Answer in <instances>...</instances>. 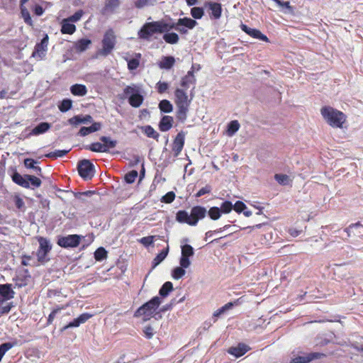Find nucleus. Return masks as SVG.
<instances>
[{
    "mask_svg": "<svg viewBox=\"0 0 363 363\" xmlns=\"http://www.w3.org/2000/svg\"><path fill=\"white\" fill-rule=\"evenodd\" d=\"M100 140L103 142L104 147L106 149V152H108L110 148H113L117 145V141L116 140H112L111 138L107 136H101L100 138Z\"/></svg>",
    "mask_w": 363,
    "mask_h": 363,
    "instance_id": "obj_40",
    "label": "nucleus"
},
{
    "mask_svg": "<svg viewBox=\"0 0 363 363\" xmlns=\"http://www.w3.org/2000/svg\"><path fill=\"white\" fill-rule=\"evenodd\" d=\"M161 303L158 296H154L149 301L143 304L134 313V317L143 315L144 320H150Z\"/></svg>",
    "mask_w": 363,
    "mask_h": 363,
    "instance_id": "obj_6",
    "label": "nucleus"
},
{
    "mask_svg": "<svg viewBox=\"0 0 363 363\" xmlns=\"http://www.w3.org/2000/svg\"><path fill=\"white\" fill-rule=\"evenodd\" d=\"M173 290V284L171 281H166L160 289L159 294L161 297H167Z\"/></svg>",
    "mask_w": 363,
    "mask_h": 363,
    "instance_id": "obj_36",
    "label": "nucleus"
},
{
    "mask_svg": "<svg viewBox=\"0 0 363 363\" xmlns=\"http://www.w3.org/2000/svg\"><path fill=\"white\" fill-rule=\"evenodd\" d=\"M139 66V61L137 59L133 58L128 62V68L130 70L136 69Z\"/></svg>",
    "mask_w": 363,
    "mask_h": 363,
    "instance_id": "obj_62",
    "label": "nucleus"
},
{
    "mask_svg": "<svg viewBox=\"0 0 363 363\" xmlns=\"http://www.w3.org/2000/svg\"><path fill=\"white\" fill-rule=\"evenodd\" d=\"M68 123L74 126L81 124V115L74 116L68 120Z\"/></svg>",
    "mask_w": 363,
    "mask_h": 363,
    "instance_id": "obj_64",
    "label": "nucleus"
},
{
    "mask_svg": "<svg viewBox=\"0 0 363 363\" xmlns=\"http://www.w3.org/2000/svg\"><path fill=\"white\" fill-rule=\"evenodd\" d=\"M38 162L31 158H26L24 160V166L28 169H33L38 176L42 175V169L39 166H35Z\"/></svg>",
    "mask_w": 363,
    "mask_h": 363,
    "instance_id": "obj_30",
    "label": "nucleus"
},
{
    "mask_svg": "<svg viewBox=\"0 0 363 363\" xmlns=\"http://www.w3.org/2000/svg\"><path fill=\"white\" fill-rule=\"evenodd\" d=\"M175 63V59L172 56H163L162 60L158 62L160 69H169Z\"/></svg>",
    "mask_w": 363,
    "mask_h": 363,
    "instance_id": "obj_26",
    "label": "nucleus"
},
{
    "mask_svg": "<svg viewBox=\"0 0 363 363\" xmlns=\"http://www.w3.org/2000/svg\"><path fill=\"white\" fill-rule=\"evenodd\" d=\"M207 214V210L201 206H195L191 208L190 213L185 210H179L176 213V220L180 223H186L191 226H196L200 220L203 219Z\"/></svg>",
    "mask_w": 363,
    "mask_h": 363,
    "instance_id": "obj_1",
    "label": "nucleus"
},
{
    "mask_svg": "<svg viewBox=\"0 0 363 363\" xmlns=\"http://www.w3.org/2000/svg\"><path fill=\"white\" fill-rule=\"evenodd\" d=\"M138 173L136 170H132L125 175V181L128 184H132L138 177Z\"/></svg>",
    "mask_w": 363,
    "mask_h": 363,
    "instance_id": "obj_50",
    "label": "nucleus"
},
{
    "mask_svg": "<svg viewBox=\"0 0 363 363\" xmlns=\"http://www.w3.org/2000/svg\"><path fill=\"white\" fill-rule=\"evenodd\" d=\"M174 95L177 106L176 118L179 122L184 123L187 118L191 99H188L187 94L182 89L177 88Z\"/></svg>",
    "mask_w": 363,
    "mask_h": 363,
    "instance_id": "obj_2",
    "label": "nucleus"
},
{
    "mask_svg": "<svg viewBox=\"0 0 363 363\" xmlns=\"http://www.w3.org/2000/svg\"><path fill=\"white\" fill-rule=\"evenodd\" d=\"M155 236H147L142 238L139 242L145 247L151 245L154 242Z\"/></svg>",
    "mask_w": 363,
    "mask_h": 363,
    "instance_id": "obj_59",
    "label": "nucleus"
},
{
    "mask_svg": "<svg viewBox=\"0 0 363 363\" xmlns=\"http://www.w3.org/2000/svg\"><path fill=\"white\" fill-rule=\"evenodd\" d=\"M120 6V0H106L104 8L101 10L103 15L114 13L115 10Z\"/></svg>",
    "mask_w": 363,
    "mask_h": 363,
    "instance_id": "obj_20",
    "label": "nucleus"
},
{
    "mask_svg": "<svg viewBox=\"0 0 363 363\" xmlns=\"http://www.w3.org/2000/svg\"><path fill=\"white\" fill-rule=\"evenodd\" d=\"M191 15L195 19H201L204 15V11L202 7H193L191 9Z\"/></svg>",
    "mask_w": 363,
    "mask_h": 363,
    "instance_id": "obj_48",
    "label": "nucleus"
},
{
    "mask_svg": "<svg viewBox=\"0 0 363 363\" xmlns=\"http://www.w3.org/2000/svg\"><path fill=\"white\" fill-rule=\"evenodd\" d=\"M241 30L244 31L245 33L252 37L253 38L258 39L262 41L268 42V38L262 34L260 30L256 28H251L248 27L247 25L242 23L240 26Z\"/></svg>",
    "mask_w": 363,
    "mask_h": 363,
    "instance_id": "obj_17",
    "label": "nucleus"
},
{
    "mask_svg": "<svg viewBox=\"0 0 363 363\" xmlns=\"http://www.w3.org/2000/svg\"><path fill=\"white\" fill-rule=\"evenodd\" d=\"M240 125L238 121H230L227 125V135L230 137L233 136L239 130Z\"/></svg>",
    "mask_w": 363,
    "mask_h": 363,
    "instance_id": "obj_35",
    "label": "nucleus"
},
{
    "mask_svg": "<svg viewBox=\"0 0 363 363\" xmlns=\"http://www.w3.org/2000/svg\"><path fill=\"white\" fill-rule=\"evenodd\" d=\"M14 306L13 302L8 303L6 305L0 307V317L4 314L9 313Z\"/></svg>",
    "mask_w": 363,
    "mask_h": 363,
    "instance_id": "obj_58",
    "label": "nucleus"
},
{
    "mask_svg": "<svg viewBox=\"0 0 363 363\" xmlns=\"http://www.w3.org/2000/svg\"><path fill=\"white\" fill-rule=\"evenodd\" d=\"M81 238L80 235L76 234L61 236L58 238L57 243L63 248H73L79 245Z\"/></svg>",
    "mask_w": 363,
    "mask_h": 363,
    "instance_id": "obj_10",
    "label": "nucleus"
},
{
    "mask_svg": "<svg viewBox=\"0 0 363 363\" xmlns=\"http://www.w3.org/2000/svg\"><path fill=\"white\" fill-rule=\"evenodd\" d=\"M70 91L74 96H84L87 93V89L84 84H76L70 87Z\"/></svg>",
    "mask_w": 363,
    "mask_h": 363,
    "instance_id": "obj_29",
    "label": "nucleus"
},
{
    "mask_svg": "<svg viewBox=\"0 0 363 363\" xmlns=\"http://www.w3.org/2000/svg\"><path fill=\"white\" fill-rule=\"evenodd\" d=\"M158 107L161 112L169 113L173 111V106L171 102L167 99L160 101Z\"/></svg>",
    "mask_w": 363,
    "mask_h": 363,
    "instance_id": "obj_37",
    "label": "nucleus"
},
{
    "mask_svg": "<svg viewBox=\"0 0 363 363\" xmlns=\"http://www.w3.org/2000/svg\"><path fill=\"white\" fill-rule=\"evenodd\" d=\"M177 23L178 26H183L190 30L198 24L195 20L187 17L178 19Z\"/></svg>",
    "mask_w": 363,
    "mask_h": 363,
    "instance_id": "obj_32",
    "label": "nucleus"
},
{
    "mask_svg": "<svg viewBox=\"0 0 363 363\" xmlns=\"http://www.w3.org/2000/svg\"><path fill=\"white\" fill-rule=\"evenodd\" d=\"M156 89L160 94L164 93L169 89V84L165 82H158L156 84Z\"/></svg>",
    "mask_w": 363,
    "mask_h": 363,
    "instance_id": "obj_54",
    "label": "nucleus"
},
{
    "mask_svg": "<svg viewBox=\"0 0 363 363\" xmlns=\"http://www.w3.org/2000/svg\"><path fill=\"white\" fill-rule=\"evenodd\" d=\"M173 21L170 18L169 22L164 20L152 21V26L155 28L156 33H166L173 29Z\"/></svg>",
    "mask_w": 363,
    "mask_h": 363,
    "instance_id": "obj_16",
    "label": "nucleus"
},
{
    "mask_svg": "<svg viewBox=\"0 0 363 363\" xmlns=\"http://www.w3.org/2000/svg\"><path fill=\"white\" fill-rule=\"evenodd\" d=\"M185 140V133L184 131L179 132L174 138L172 144V151L174 152V157H177L182 152Z\"/></svg>",
    "mask_w": 363,
    "mask_h": 363,
    "instance_id": "obj_15",
    "label": "nucleus"
},
{
    "mask_svg": "<svg viewBox=\"0 0 363 363\" xmlns=\"http://www.w3.org/2000/svg\"><path fill=\"white\" fill-rule=\"evenodd\" d=\"M122 98H127L129 104L134 108L140 107L144 101L141 88L135 84L127 86L123 89Z\"/></svg>",
    "mask_w": 363,
    "mask_h": 363,
    "instance_id": "obj_5",
    "label": "nucleus"
},
{
    "mask_svg": "<svg viewBox=\"0 0 363 363\" xmlns=\"http://www.w3.org/2000/svg\"><path fill=\"white\" fill-rule=\"evenodd\" d=\"M62 309H65L64 306L58 307L52 310V311L48 315L47 325H50L52 323L53 320L55 319L56 315Z\"/></svg>",
    "mask_w": 363,
    "mask_h": 363,
    "instance_id": "obj_55",
    "label": "nucleus"
},
{
    "mask_svg": "<svg viewBox=\"0 0 363 363\" xmlns=\"http://www.w3.org/2000/svg\"><path fill=\"white\" fill-rule=\"evenodd\" d=\"M101 125L100 123H94L89 127H82L79 131V135L80 136L84 137L88 135L91 133L96 132L101 129Z\"/></svg>",
    "mask_w": 363,
    "mask_h": 363,
    "instance_id": "obj_25",
    "label": "nucleus"
},
{
    "mask_svg": "<svg viewBox=\"0 0 363 363\" xmlns=\"http://www.w3.org/2000/svg\"><path fill=\"white\" fill-rule=\"evenodd\" d=\"M250 347L244 343H239L236 347H231L228 349V352L235 357H240L244 355L248 350Z\"/></svg>",
    "mask_w": 363,
    "mask_h": 363,
    "instance_id": "obj_19",
    "label": "nucleus"
},
{
    "mask_svg": "<svg viewBox=\"0 0 363 363\" xmlns=\"http://www.w3.org/2000/svg\"><path fill=\"white\" fill-rule=\"evenodd\" d=\"M60 31L62 34L72 35L76 31V26L67 18H64L61 22Z\"/></svg>",
    "mask_w": 363,
    "mask_h": 363,
    "instance_id": "obj_23",
    "label": "nucleus"
},
{
    "mask_svg": "<svg viewBox=\"0 0 363 363\" xmlns=\"http://www.w3.org/2000/svg\"><path fill=\"white\" fill-rule=\"evenodd\" d=\"M172 26H173V29H175L176 30L179 32L181 34H186L188 33V28L183 26H178L177 22L175 23L173 21Z\"/></svg>",
    "mask_w": 363,
    "mask_h": 363,
    "instance_id": "obj_63",
    "label": "nucleus"
},
{
    "mask_svg": "<svg viewBox=\"0 0 363 363\" xmlns=\"http://www.w3.org/2000/svg\"><path fill=\"white\" fill-rule=\"evenodd\" d=\"M70 150H55L54 152H49L46 154L45 156L51 159H57V157H62L65 156Z\"/></svg>",
    "mask_w": 363,
    "mask_h": 363,
    "instance_id": "obj_43",
    "label": "nucleus"
},
{
    "mask_svg": "<svg viewBox=\"0 0 363 363\" xmlns=\"http://www.w3.org/2000/svg\"><path fill=\"white\" fill-rule=\"evenodd\" d=\"M107 257V251L103 247H99L94 252V258L96 261H103Z\"/></svg>",
    "mask_w": 363,
    "mask_h": 363,
    "instance_id": "obj_44",
    "label": "nucleus"
},
{
    "mask_svg": "<svg viewBox=\"0 0 363 363\" xmlns=\"http://www.w3.org/2000/svg\"><path fill=\"white\" fill-rule=\"evenodd\" d=\"M174 199L175 194L173 191H169L162 197L161 201L165 203H170L174 200Z\"/></svg>",
    "mask_w": 363,
    "mask_h": 363,
    "instance_id": "obj_53",
    "label": "nucleus"
},
{
    "mask_svg": "<svg viewBox=\"0 0 363 363\" xmlns=\"http://www.w3.org/2000/svg\"><path fill=\"white\" fill-rule=\"evenodd\" d=\"M91 316L92 315L88 313H82L79 317L69 322L68 323V326H70L71 328L79 327L81 324L87 321Z\"/></svg>",
    "mask_w": 363,
    "mask_h": 363,
    "instance_id": "obj_27",
    "label": "nucleus"
},
{
    "mask_svg": "<svg viewBox=\"0 0 363 363\" xmlns=\"http://www.w3.org/2000/svg\"><path fill=\"white\" fill-rule=\"evenodd\" d=\"M156 33L152 22L145 23L138 32L140 39L150 41L153 34Z\"/></svg>",
    "mask_w": 363,
    "mask_h": 363,
    "instance_id": "obj_14",
    "label": "nucleus"
},
{
    "mask_svg": "<svg viewBox=\"0 0 363 363\" xmlns=\"http://www.w3.org/2000/svg\"><path fill=\"white\" fill-rule=\"evenodd\" d=\"M101 43L102 48L98 51V54L106 57L112 52L116 43V37L112 29H109L105 33Z\"/></svg>",
    "mask_w": 363,
    "mask_h": 363,
    "instance_id": "obj_8",
    "label": "nucleus"
},
{
    "mask_svg": "<svg viewBox=\"0 0 363 363\" xmlns=\"http://www.w3.org/2000/svg\"><path fill=\"white\" fill-rule=\"evenodd\" d=\"M91 44V40L86 38H82L76 42L74 48L77 52H82L86 50Z\"/></svg>",
    "mask_w": 363,
    "mask_h": 363,
    "instance_id": "obj_28",
    "label": "nucleus"
},
{
    "mask_svg": "<svg viewBox=\"0 0 363 363\" xmlns=\"http://www.w3.org/2000/svg\"><path fill=\"white\" fill-rule=\"evenodd\" d=\"M11 179L15 184L26 189H35L40 187L42 184L38 177L30 174L21 175L17 171L11 174Z\"/></svg>",
    "mask_w": 363,
    "mask_h": 363,
    "instance_id": "obj_4",
    "label": "nucleus"
},
{
    "mask_svg": "<svg viewBox=\"0 0 363 363\" xmlns=\"http://www.w3.org/2000/svg\"><path fill=\"white\" fill-rule=\"evenodd\" d=\"M320 113L324 120L333 128H342L346 121L345 114L333 107L324 106Z\"/></svg>",
    "mask_w": 363,
    "mask_h": 363,
    "instance_id": "obj_3",
    "label": "nucleus"
},
{
    "mask_svg": "<svg viewBox=\"0 0 363 363\" xmlns=\"http://www.w3.org/2000/svg\"><path fill=\"white\" fill-rule=\"evenodd\" d=\"M185 267L182 266L175 267L172 272V276L174 279H181L186 274Z\"/></svg>",
    "mask_w": 363,
    "mask_h": 363,
    "instance_id": "obj_46",
    "label": "nucleus"
},
{
    "mask_svg": "<svg viewBox=\"0 0 363 363\" xmlns=\"http://www.w3.org/2000/svg\"><path fill=\"white\" fill-rule=\"evenodd\" d=\"M72 106V101L69 99H65L62 101L60 104L58 106V108L61 112L65 113L71 109Z\"/></svg>",
    "mask_w": 363,
    "mask_h": 363,
    "instance_id": "obj_45",
    "label": "nucleus"
},
{
    "mask_svg": "<svg viewBox=\"0 0 363 363\" xmlns=\"http://www.w3.org/2000/svg\"><path fill=\"white\" fill-rule=\"evenodd\" d=\"M85 149L96 152H106V149L104 147V144L99 142L93 143L89 145H86Z\"/></svg>",
    "mask_w": 363,
    "mask_h": 363,
    "instance_id": "obj_39",
    "label": "nucleus"
},
{
    "mask_svg": "<svg viewBox=\"0 0 363 363\" xmlns=\"http://www.w3.org/2000/svg\"><path fill=\"white\" fill-rule=\"evenodd\" d=\"M84 14V11L82 10H78L76 11L73 15L69 16L67 18L70 22L77 23L82 18V16Z\"/></svg>",
    "mask_w": 363,
    "mask_h": 363,
    "instance_id": "obj_52",
    "label": "nucleus"
},
{
    "mask_svg": "<svg viewBox=\"0 0 363 363\" xmlns=\"http://www.w3.org/2000/svg\"><path fill=\"white\" fill-rule=\"evenodd\" d=\"M184 301V297H182V298H181L179 301H176V299H175V298H174V299H172V300L171 301V302H170L169 303H168V304H166V305L163 306L160 308V312H162V313H164V312H165V311H169V310H170V309L172 308V306H173L174 305H175V304H176V303H182V302H183Z\"/></svg>",
    "mask_w": 363,
    "mask_h": 363,
    "instance_id": "obj_51",
    "label": "nucleus"
},
{
    "mask_svg": "<svg viewBox=\"0 0 363 363\" xmlns=\"http://www.w3.org/2000/svg\"><path fill=\"white\" fill-rule=\"evenodd\" d=\"M156 3L157 0H137L135 1V6L140 9L147 6H152Z\"/></svg>",
    "mask_w": 363,
    "mask_h": 363,
    "instance_id": "obj_42",
    "label": "nucleus"
},
{
    "mask_svg": "<svg viewBox=\"0 0 363 363\" xmlns=\"http://www.w3.org/2000/svg\"><path fill=\"white\" fill-rule=\"evenodd\" d=\"M49 37L48 34H45L40 43H37L32 53L33 57H38L42 60L46 55L48 50Z\"/></svg>",
    "mask_w": 363,
    "mask_h": 363,
    "instance_id": "obj_12",
    "label": "nucleus"
},
{
    "mask_svg": "<svg viewBox=\"0 0 363 363\" xmlns=\"http://www.w3.org/2000/svg\"><path fill=\"white\" fill-rule=\"evenodd\" d=\"M211 190L212 188L210 185H206L196 193V197H201L206 194H209L211 191Z\"/></svg>",
    "mask_w": 363,
    "mask_h": 363,
    "instance_id": "obj_61",
    "label": "nucleus"
},
{
    "mask_svg": "<svg viewBox=\"0 0 363 363\" xmlns=\"http://www.w3.org/2000/svg\"><path fill=\"white\" fill-rule=\"evenodd\" d=\"M274 179L281 185H287L290 181L289 177L283 174H276Z\"/></svg>",
    "mask_w": 363,
    "mask_h": 363,
    "instance_id": "obj_47",
    "label": "nucleus"
},
{
    "mask_svg": "<svg viewBox=\"0 0 363 363\" xmlns=\"http://www.w3.org/2000/svg\"><path fill=\"white\" fill-rule=\"evenodd\" d=\"M325 355L323 353L312 352V353H310L307 356H305V357H306V362L308 363H309L312 360L320 359V358H321L323 357H325Z\"/></svg>",
    "mask_w": 363,
    "mask_h": 363,
    "instance_id": "obj_56",
    "label": "nucleus"
},
{
    "mask_svg": "<svg viewBox=\"0 0 363 363\" xmlns=\"http://www.w3.org/2000/svg\"><path fill=\"white\" fill-rule=\"evenodd\" d=\"M36 239L39 243L36 252L37 259L41 264H45L50 260L48 255L52 250V245L47 238L38 236Z\"/></svg>",
    "mask_w": 363,
    "mask_h": 363,
    "instance_id": "obj_7",
    "label": "nucleus"
},
{
    "mask_svg": "<svg viewBox=\"0 0 363 363\" xmlns=\"http://www.w3.org/2000/svg\"><path fill=\"white\" fill-rule=\"evenodd\" d=\"M15 292L11 288V284H0V296L3 302L14 297Z\"/></svg>",
    "mask_w": 363,
    "mask_h": 363,
    "instance_id": "obj_18",
    "label": "nucleus"
},
{
    "mask_svg": "<svg viewBox=\"0 0 363 363\" xmlns=\"http://www.w3.org/2000/svg\"><path fill=\"white\" fill-rule=\"evenodd\" d=\"M204 7L208 9V15L211 19L218 20L222 15V6L220 3L206 1Z\"/></svg>",
    "mask_w": 363,
    "mask_h": 363,
    "instance_id": "obj_13",
    "label": "nucleus"
},
{
    "mask_svg": "<svg viewBox=\"0 0 363 363\" xmlns=\"http://www.w3.org/2000/svg\"><path fill=\"white\" fill-rule=\"evenodd\" d=\"M79 174L84 180L91 179L94 175V166L89 160L84 159L78 163Z\"/></svg>",
    "mask_w": 363,
    "mask_h": 363,
    "instance_id": "obj_9",
    "label": "nucleus"
},
{
    "mask_svg": "<svg viewBox=\"0 0 363 363\" xmlns=\"http://www.w3.org/2000/svg\"><path fill=\"white\" fill-rule=\"evenodd\" d=\"M173 118L170 116H164L159 123V128L162 132L170 130L172 127Z\"/></svg>",
    "mask_w": 363,
    "mask_h": 363,
    "instance_id": "obj_24",
    "label": "nucleus"
},
{
    "mask_svg": "<svg viewBox=\"0 0 363 363\" xmlns=\"http://www.w3.org/2000/svg\"><path fill=\"white\" fill-rule=\"evenodd\" d=\"M196 82V77L193 74V70L188 71L187 74L182 77L181 80V86L187 89L191 85H195Z\"/></svg>",
    "mask_w": 363,
    "mask_h": 363,
    "instance_id": "obj_22",
    "label": "nucleus"
},
{
    "mask_svg": "<svg viewBox=\"0 0 363 363\" xmlns=\"http://www.w3.org/2000/svg\"><path fill=\"white\" fill-rule=\"evenodd\" d=\"M181 257L179 259L180 266L188 268L191 265L189 258L194 255V250L193 247L189 244L182 246Z\"/></svg>",
    "mask_w": 363,
    "mask_h": 363,
    "instance_id": "obj_11",
    "label": "nucleus"
},
{
    "mask_svg": "<svg viewBox=\"0 0 363 363\" xmlns=\"http://www.w3.org/2000/svg\"><path fill=\"white\" fill-rule=\"evenodd\" d=\"M169 252V247L163 249L153 259L152 264V268L156 267L159 265L167 256Z\"/></svg>",
    "mask_w": 363,
    "mask_h": 363,
    "instance_id": "obj_33",
    "label": "nucleus"
},
{
    "mask_svg": "<svg viewBox=\"0 0 363 363\" xmlns=\"http://www.w3.org/2000/svg\"><path fill=\"white\" fill-rule=\"evenodd\" d=\"M163 40L168 44L174 45L179 42V37L176 33L167 31L163 35Z\"/></svg>",
    "mask_w": 363,
    "mask_h": 363,
    "instance_id": "obj_34",
    "label": "nucleus"
},
{
    "mask_svg": "<svg viewBox=\"0 0 363 363\" xmlns=\"http://www.w3.org/2000/svg\"><path fill=\"white\" fill-rule=\"evenodd\" d=\"M20 9H21V15L22 18L23 19L24 22L30 26H33V21L31 18V16L30 15V13L27 8L24 6V4H20Z\"/></svg>",
    "mask_w": 363,
    "mask_h": 363,
    "instance_id": "obj_31",
    "label": "nucleus"
},
{
    "mask_svg": "<svg viewBox=\"0 0 363 363\" xmlns=\"http://www.w3.org/2000/svg\"><path fill=\"white\" fill-rule=\"evenodd\" d=\"M233 209L238 213H242L244 210L247 209L246 205L240 201H238L233 205Z\"/></svg>",
    "mask_w": 363,
    "mask_h": 363,
    "instance_id": "obj_57",
    "label": "nucleus"
},
{
    "mask_svg": "<svg viewBox=\"0 0 363 363\" xmlns=\"http://www.w3.org/2000/svg\"><path fill=\"white\" fill-rule=\"evenodd\" d=\"M143 333L145 334V337L149 340L152 338L154 335V330L150 325L145 326L143 329Z\"/></svg>",
    "mask_w": 363,
    "mask_h": 363,
    "instance_id": "obj_60",
    "label": "nucleus"
},
{
    "mask_svg": "<svg viewBox=\"0 0 363 363\" xmlns=\"http://www.w3.org/2000/svg\"><path fill=\"white\" fill-rule=\"evenodd\" d=\"M233 209V205L230 201H225L220 205L221 213H228Z\"/></svg>",
    "mask_w": 363,
    "mask_h": 363,
    "instance_id": "obj_49",
    "label": "nucleus"
},
{
    "mask_svg": "<svg viewBox=\"0 0 363 363\" xmlns=\"http://www.w3.org/2000/svg\"><path fill=\"white\" fill-rule=\"evenodd\" d=\"M143 132L148 137L155 140H158L160 134L155 130L151 125H145L142 127Z\"/></svg>",
    "mask_w": 363,
    "mask_h": 363,
    "instance_id": "obj_38",
    "label": "nucleus"
},
{
    "mask_svg": "<svg viewBox=\"0 0 363 363\" xmlns=\"http://www.w3.org/2000/svg\"><path fill=\"white\" fill-rule=\"evenodd\" d=\"M51 128V124L48 122H41L32 129L28 136L39 135L46 133Z\"/></svg>",
    "mask_w": 363,
    "mask_h": 363,
    "instance_id": "obj_21",
    "label": "nucleus"
},
{
    "mask_svg": "<svg viewBox=\"0 0 363 363\" xmlns=\"http://www.w3.org/2000/svg\"><path fill=\"white\" fill-rule=\"evenodd\" d=\"M207 214L210 217L211 219L213 220H218L221 216V211L220 210V208L217 206H213L209 208L208 211H207Z\"/></svg>",
    "mask_w": 363,
    "mask_h": 363,
    "instance_id": "obj_41",
    "label": "nucleus"
}]
</instances>
